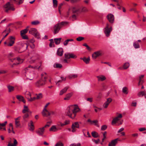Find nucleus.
Segmentation results:
<instances>
[{
  "label": "nucleus",
  "instance_id": "nucleus-14",
  "mask_svg": "<svg viewBox=\"0 0 146 146\" xmlns=\"http://www.w3.org/2000/svg\"><path fill=\"white\" fill-rule=\"evenodd\" d=\"M112 101V99L111 98H109L107 99L106 101L105 102L103 105V106L105 108H107L110 103Z\"/></svg>",
  "mask_w": 146,
  "mask_h": 146
},
{
  "label": "nucleus",
  "instance_id": "nucleus-8",
  "mask_svg": "<svg viewBox=\"0 0 146 146\" xmlns=\"http://www.w3.org/2000/svg\"><path fill=\"white\" fill-rule=\"evenodd\" d=\"M40 66L38 67L37 66H33L31 65H29L28 67L26 68L25 69V72L26 73L25 76L27 77H28L29 74L27 72V71L29 70V68H32L33 69H39L40 68Z\"/></svg>",
  "mask_w": 146,
  "mask_h": 146
},
{
  "label": "nucleus",
  "instance_id": "nucleus-39",
  "mask_svg": "<svg viewBox=\"0 0 146 146\" xmlns=\"http://www.w3.org/2000/svg\"><path fill=\"white\" fill-rule=\"evenodd\" d=\"M127 90V88L126 87H124L122 89L123 92L124 94H127L128 93Z\"/></svg>",
  "mask_w": 146,
  "mask_h": 146
},
{
  "label": "nucleus",
  "instance_id": "nucleus-50",
  "mask_svg": "<svg viewBox=\"0 0 146 146\" xmlns=\"http://www.w3.org/2000/svg\"><path fill=\"white\" fill-rule=\"evenodd\" d=\"M63 144L60 142H58L57 143L55 146H63Z\"/></svg>",
  "mask_w": 146,
  "mask_h": 146
},
{
  "label": "nucleus",
  "instance_id": "nucleus-21",
  "mask_svg": "<svg viewBox=\"0 0 146 146\" xmlns=\"http://www.w3.org/2000/svg\"><path fill=\"white\" fill-rule=\"evenodd\" d=\"M28 125L29 127V130L31 131H33L34 129V127L33 121H31L30 122L28 123Z\"/></svg>",
  "mask_w": 146,
  "mask_h": 146
},
{
  "label": "nucleus",
  "instance_id": "nucleus-19",
  "mask_svg": "<svg viewBox=\"0 0 146 146\" xmlns=\"http://www.w3.org/2000/svg\"><path fill=\"white\" fill-rule=\"evenodd\" d=\"M63 50L62 48H58L57 51V54L58 56H61L63 53Z\"/></svg>",
  "mask_w": 146,
  "mask_h": 146
},
{
  "label": "nucleus",
  "instance_id": "nucleus-20",
  "mask_svg": "<svg viewBox=\"0 0 146 146\" xmlns=\"http://www.w3.org/2000/svg\"><path fill=\"white\" fill-rule=\"evenodd\" d=\"M80 59L82 60L86 64H88L90 60V57H88L87 58H86L85 57H84L83 58H81Z\"/></svg>",
  "mask_w": 146,
  "mask_h": 146
},
{
  "label": "nucleus",
  "instance_id": "nucleus-30",
  "mask_svg": "<svg viewBox=\"0 0 146 146\" xmlns=\"http://www.w3.org/2000/svg\"><path fill=\"white\" fill-rule=\"evenodd\" d=\"M62 39L61 38H55L54 39V41L56 44L58 45L60 42V41Z\"/></svg>",
  "mask_w": 146,
  "mask_h": 146
},
{
  "label": "nucleus",
  "instance_id": "nucleus-36",
  "mask_svg": "<svg viewBox=\"0 0 146 146\" xmlns=\"http://www.w3.org/2000/svg\"><path fill=\"white\" fill-rule=\"evenodd\" d=\"M28 29L27 28L24 30H22L21 31V36L23 35L26 33H27L28 31Z\"/></svg>",
  "mask_w": 146,
  "mask_h": 146
},
{
  "label": "nucleus",
  "instance_id": "nucleus-37",
  "mask_svg": "<svg viewBox=\"0 0 146 146\" xmlns=\"http://www.w3.org/2000/svg\"><path fill=\"white\" fill-rule=\"evenodd\" d=\"M133 45L134 48H139L140 47V46L138 43L137 41L133 43Z\"/></svg>",
  "mask_w": 146,
  "mask_h": 146
},
{
  "label": "nucleus",
  "instance_id": "nucleus-10",
  "mask_svg": "<svg viewBox=\"0 0 146 146\" xmlns=\"http://www.w3.org/2000/svg\"><path fill=\"white\" fill-rule=\"evenodd\" d=\"M61 27L60 26L59 23H57L55 25L53 28L54 33V34H56L58 33L61 28Z\"/></svg>",
  "mask_w": 146,
  "mask_h": 146
},
{
  "label": "nucleus",
  "instance_id": "nucleus-53",
  "mask_svg": "<svg viewBox=\"0 0 146 146\" xmlns=\"http://www.w3.org/2000/svg\"><path fill=\"white\" fill-rule=\"evenodd\" d=\"M70 53H66L65 54L64 56L65 58L66 59L69 58V55Z\"/></svg>",
  "mask_w": 146,
  "mask_h": 146
},
{
  "label": "nucleus",
  "instance_id": "nucleus-16",
  "mask_svg": "<svg viewBox=\"0 0 146 146\" xmlns=\"http://www.w3.org/2000/svg\"><path fill=\"white\" fill-rule=\"evenodd\" d=\"M44 127L40 128L36 131V133L40 136L44 134Z\"/></svg>",
  "mask_w": 146,
  "mask_h": 146
},
{
  "label": "nucleus",
  "instance_id": "nucleus-1",
  "mask_svg": "<svg viewBox=\"0 0 146 146\" xmlns=\"http://www.w3.org/2000/svg\"><path fill=\"white\" fill-rule=\"evenodd\" d=\"M80 109L77 105H70L67 108L66 115L73 119L76 117V113L80 111Z\"/></svg>",
  "mask_w": 146,
  "mask_h": 146
},
{
  "label": "nucleus",
  "instance_id": "nucleus-51",
  "mask_svg": "<svg viewBox=\"0 0 146 146\" xmlns=\"http://www.w3.org/2000/svg\"><path fill=\"white\" fill-rule=\"evenodd\" d=\"M107 128V126L106 125H104L102 126L101 130L102 131L105 130Z\"/></svg>",
  "mask_w": 146,
  "mask_h": 146
},
{
  "label": "nucleus",
  "instance_id": "nucleus-31",
  "mask_svg": "<svg viewBox=\"0 0 146 146\" xmlns=\"http://www.w3.org/2000/svg\"><path fill=\"white\" fill-rule=\"evenodd\" d=\"M92 136L94 138H96L99 137V135L98 133L96 131H92Z\"/></svg>",
  "mask_w": 146,
  "mask_h": 146
},
{
  "label": "nucleus",
  "instance_id": "nucleus-62",
  "mask_svg": "<svg viewBox=\"0 0 146 146\" xmlns=\"http://www.w3.org/2000/svg\"><path fill=\"white\" fill-rule=\"evenodd\" d=\"M54 42H52V41L50 42V43L49 44V46L50 47H54Z\"/></svg>",
  "mask_w": 146,
  "mask_h": 146
},
{
  "label": "nucleus",
  "instance_id": "nucleus-18",
  "mask_svg": "<svg viewBox=\"0 0 146 146\" xmlns=\"http://www.w3.org/2000/svg\"><path fill=\"white\" fill-rule=\"evenodd\" d=\"M118 139L112 140L111 142H110L108 144V146H115L116 144L117 143Z\"/></svg>",
  "mask_w": 146,
  "mask_h": 146
},
{
  "label": "nucleus",
  "instance_id": "nucleus-29",
  "mask_svg": "<svg viewBox=\"0 0 146 146\" xmlns=\"http://www.w3.org/2000/svg\"><path fill=\"white\" fill-rule=\"evenodd\" d=\"M72 93L67 94L66 95V97L64 98V100H69L70 98V97L72 96Z\"/></svg>",
  "mask_w": 146,
  "mask_h": 146
},
{
  "label": "nucleus",
  "instance_id": "nucleus-7",
  "mask_svg": "<svg viewBox=\"0 0 146 146\" xmlns=\"http://www.w3.org/2000/svg\"><path fill=\"white\" fill-rule=\"evenodd\" d=\"M72 129V132H75L76 131V128H79V125L78 122H75L74 123H73L71 127Z\"/></svg>",
  "mask_w": 146,
  "mask_h": 146
},
{
  "label": "nucleus",
  "instance_id": "nucleus-59",
  "mask_svg": "<svg viewBox=\"0 0 146 146\" xmlns=\"http://www.w3.org/2000/svg\"><path fill=\"white\" fill-rule=\"evenodd\" d=\"M36 99V97H34L33 98H31L30 99L28 100L29 101L31 102L35 100Z\"/></svg>",
  "mask_w": 146,
  "mask_h": 146
},
{
  "label": "nucleus",
  "instance_id": "nucleus-15",
  "mask_svg": "<svg viewBox=\"0 0 146 146\" xmlns=\"http://www.w3.org/2000/svg\"><path fill=\"white\" fill-rule=\"evenodd\" d=\"M42 115L44 116H49L51 115V113L46 108H44L42 112Z\"/></svg>",
  "mask_w": 146,
  "mask_h": 146
},
{
  "label": "nucleus",
  "instance_id": "nucleus-12",
  "mask_svg": "<svg viewBox=\"0 0 146 146\" xmlns=\"http://www.w3.org/2000/svg\"><path fill=\"white\" fill-rule=\"evenodd\" d=\"M103 54V52L102 51L100 50L96 52L92 55V57L94 59H96L98 57L102 56Z\"/></svg>",
  "mask_w": 146,
  "mask_h": 146
},
{
  "label": "nucleus",
  "instance_id": "nucleus-42",
  "mask_svg": "<svg viewBox=\"0 0 146 146\" xmlns=\"http://www.w3.org/2000/svg\"><path fill=\"white\" fill-rule=\"evenodd\" d=\"M25 96L27 98H29V97H31V93L28 92H27L25 94Z\"/></svg>",
  "mask_w": 146,
  "mask_h": 146
},
{
  "label": "nucleus",
  "instance_id": "nucleus-4",
  "mask_svg": "<svg viewBox=\"0 0 146 146\" xmlns=\"http://www.w3.org/2000/svg\"><path fill=\"white\" fill-rule=\"evenodd\" d=\"M29 33L34 35L35 37L38 39L40 38L39 34L37 32L36 29L35 28L31 29L29 31Z\"/></svg>",
  "mask_w": 146,
  "mask_h": 146
},
{
  "label": "nucleus",
  "instance_id": "nucleus-9",
  "mask_svg": "<svg viewBox=\"0 0 146 146\" xmlns=\"http://www.w3.org/2000/svg\"><path fill=\"white\" fill-rule=\"evenodd\" d=\"M107 18L110 23H114V15L112 14H108L107 16Z\"/></svg>",
  "mask_w": 146,
  "mask_h": 146
},
{
  "label": "nucleus",
  "instance_id": "nucleus-23",
  "mask_svg": "<svg viewBox=\"0 0 146 146\" xmlns=\"http://www.w3.org/2000/svg\"><path fill=\"white\" fill-rule=\"evenodd\" d=\"M7 123V121H5L4 122V123H0V130H1L2 129H3V130L6 131V128L5 127H4L3 128L2 127H5L6 125V124Z\"/></svg>",
  "mask_w": 146,
  "mask_h": 146
},
{
  "label": "nucleus",
  "instance_id": "nucleus-34",
  "mask_svg": "<svg viewBox=\"0 0 146 146\" xmlns=\"http://www.w3.org/2000/svg\"><path fill=\"white\" fill-rule=\"evenodd\" d=\"M7 87L8 89V91L9 92H11L14 90V87L11 86L9 85L7 86Z\"/></svg>",
  "mask_w": 146,
  "mask_h": 146
},
{
  "label": "nucleus",
  "instance_id": "nucleus-33",
  "mask_svg": "<svg viewBox=\"0 0 146 146\" xmlns=\"http://www.w3.org/2000/svg\"><path fill=\"white\" fill-rule=\"evenodd\" d=\"M78 77V75L76 74H70L68 76V78L71 79L72 78H77Z\"/></svg>",
  "mask_w": 146,
  "mask_h": 146
},
{
  "label": "nucleus",
  "instance_id": "nucleus-17",
  "mask_svg": "<svg viewBox=\"0 0 146 146\" xmlns=\"http://www.w3.org/2000/svg\"><path fill=\"white\" fill-rule=\"evenodd\" d=\"M13 139L14 140L13 143L11 144V141H9L7 145V146H16L17 145V140L15 138H13Z\"/></svg>",
  "mask_w": 146,
  "mask_h": 146
},
{
  "label": "nucleus",
  "instance_id": "nucleus-5",
  "mask_svg": "<svg viewBox=\"0 0 146 146\" xmlns=\"http://www.w3.org/2000/svg\"><path fill=\"white\" fill-rule=\"evenodd\" d=\"M9 60L12 62H16V63H14L11 66L12 67H13L15 65H17L20 63V61L21 60V59L19 58H9Z\"/></svg>",
  "mask_w": 146,
  "mask_h": 146
},
{
  "label": "nucleus",
  "instance_id": "nucleus-58",
  "mask_svg": "<svg viewBox=\"0 0 146 146\" xmlns=\"http://www.w3.org/2000/svg\"><path fill=\"white\" fill-rule=\"evenodd\" d=\"M51 122H48L47 123V124L46 125H45L44 127H44V128L45 127H48L50 126V124Z\"/></svg>",
  "mask_w": 146,
  "mask_h": 146
},
{
  "label": "nucleus",
  "instance_id": "nucleus-2",
  "mask_svg": "<svg viewBox=\"0 0 146 146\" xmlns=\"http://www.w3.org/2000/svg\"><path fill=\"white\" fill-rule=\"evenodd\" d=\"M47 78V74L44 72H43L41 75V78L35 83V86L37 87H40L44 86L45 84Z\"/></svg>",
  "mask_w": 146,
  "mask_h": 146
},
{
  "label": "nucleus",
  "instance_id": "nucleus-25",
  "mask_svg": "<svg viewBox=\"0 0 146 146\" xmlns=\"http://www.w3.org/2000/svg\"><path fill=\"white\" fill-rule=\"evenodd\" d=\"M69 88L68 87H65L63 89H62L61 90L60 92V95H62L63 94L65 93L67 90Z\"/></svg>",
  "mask_w": 146,
  "mask_h": 146
},
{
  "label": "nucleus",
  "instance_id": "nucleus-61",
  "mask_svg": "<svg viewBox=\"0 0 146 146\" xmlns=\"http://www.w3.org/2000/svg\"><path fill=\"white\" fill-rule=\"evenodd\" d=\"M63 4L62 3H61L58 6V10L59 12L60 13V9H61L62 6Z\"/></svg>",
  "mask_w": 146,
  "mask_h": 146
},
{
  "label": "nucleus",
  "instance_id": "nucleus-41",
  "mask_svg": "<svg viewBox=\"0 0 146 146\" xmlns=\"http://www.w3.org/2000/svg\"><path fill=\"white\" fill-rule=\"evenodd\" d=\"M29 116V115L27 113L25 114L24 115V116L23 117L24 120L25 121H27L26 119Z\"/></svg>",
  "mask_w": 146,
  "mask_h": 146
},
{
  "label": "nucleus",
  "instance_id": "nucleus-63",
  "mask_svg": "<svg viewBox=\"0 0 146 146\" xmlns=\"http://www.w3.org/2000/svg\"><path fill=\"white\" fill-rule=\"evenodd\" d=\"M88 11V10L85 7H83L82 9V12H86Z\"/></svg>",
  "mask_w": 146,
  "mask_h": 146
},
{
  "label": "nucleus",
  "instance_id": "nucleus-24",
  "mask_svg": "<svg viewBox=\"0 0 146 146\" xmlns=\"http://www.w3.org/2000/svg\"><path fill=\"white\" fill-rule=\"evenodd\" d=\"M97 78H98V81H103L106 79V77L103 75L98 76H97Z\"/></svg>",
  "mask_w": 146,
  "mask_h": 146
},
{
  "label": "nucleus",
  "instance_id": "nucleus-60",
  "mask_svg": "<svg viewBox=\"0 0 146 146\" xmlns=\"http://www.w3.org/2000/svg\"><path fill=\"white\" fill-rule=\"evenodd\" d=\"M21 36H22V38L23 39H28V36L26 35H23Z\"/></svg>",
  "mask_w": 146,
  "mask_h": 146
},
{
  "label": "nucleus",
  "instance_id": "nucleus-52",
  "mask_svg": "<svg viewBox=\"0 0 146 146\" xmlns=\"http://www.w3.org/2000/svg\"><path fill=\"white\" fill-rule=\"evenodd\" d=\"M35 60L34 59L33 57L31 58L29 60V62L30 63H33L35 62Z\"/></svg>",
  "mask_w": 146,
  "mask_h": 146
},
{
  "label": "nucleus",
  "instance_id": "nucleus-22",
  "mask_svg": "<svg viewBox=\"0 0 146 146\" xmlns=\"http://www.w3.org/2000/svg\"><path fill=\"white\" fill-rule=\"evenodd\" d=\"M24 0H11V1H13V3L19 5L23 3Z\"/></svg>",
  "mask_w": 146,
  "mask_h": 146
},
{
  "label": "nucleus",
  "instance_id": "nucleus-64",
  "mask_svg": "<svg viewBox=\"0 0 146 146\" xmlns=\"http://www.w3.org/2000/svg\"><path fill=\"white\" fill-rule=\"evenodd\" d=\"M29 45L31 48L32 49H34L35 47V45L33 43H32L31 44H30Z\"/></svg>",
  "mask_w": 146,
  "mask_h": 146
},
{
  "label": "nucleus",
  "instance_id": "nucleus-40",
  "mask_svg": "<svg viewBox=\"0 0 146 146\" xmlns=\"http://www.w3.org/2000/svg\"><path fill=\"white\" fill-rule=\"evenodd\" d=\"M129 63L128 62H126L124 64L123 67L124 69H126L129 67Z\"/></svg>",
  "mask_w": 146,
  "mask_h": 146
},
{
  "label": "nucleus",
  "instance_id": "nucleus-35",
  "mask_svg": "<svg viewBox=\"0 0 146 146\" xmlns=\"http://www.w3.org/2000/svg\"><path fill=\"white\" fill-rule=\"evenodd\" d=\"M22 112L23 113H25L27 112H29V109L27 106H24V108Z\"/></svg>",
  "mask_w": 146,
  "mask_h": 146
},
{
  "label": "nucleus",
  "instance_id": "nucleus-28",
  "mask_svg": "<svg viewBox=\"0 0 146 146\" xmlns=\"http://www.w3.org/2000/svg\"><path fill=\"white\" fill-rule=\"evenodd\" d=\"M137 95L139 97L144 96L145 98H146V94L145 93V92L144 91H141L139 92L138 93Z\"/></svg>",
  "mask_w": 146,
  "mask_h": 146
},
{
  "label": "nucleus",
  "instance_id": "nucleus-43",
  "mask_svg": "<svg viewBox=\"0 0 146 146\" xmlns=\"http://www.w3.org/2000/svg\"><path fill=\"white\" fill-rule=\"evenodd\" d=\"M36 99H40L42 98V95L41 93H39L38 94H36Z\"/></svg>",
  "mask_w": 146,
  "mask_h": 146
},
{
  "label": "nucleus",
  "instance_id": "nucleus-49",
  "mask_svg": "<svg viewBox=\"0 0 146 146\" xmlns=\"http://www.w3.org/2000/svg\"><path fill=\"white\" fill-rule=\"evenodd\" d=\"M84 38L83 37L79 36L78 38H77L76 39L78 41H80L81 40H84Z\"/></svg>",
  "mask_w": 146,
  "mask_h": 146
},
{
  "label": "nucleus",
  "instance_id": "nucleus-27",
  "mask_svg": "<svg viewBox=\"0 0 146 146\" xmlns=\"http://www.w3.org/2000/svg\"><path fill=\"white\" fill-rule=\"evenodd\" d=\"M58 130L55 125L52 126L50 129L49 131H50L56 132Z\"/></svg>",
  "mask_w": 146,
  "mask_h": 146
},
{
  "label": "nucleus",
  "instance_id": "nucleus-38",
  "mask_svg": "<svg viewBox=\"0 0 146 146\" xmlns=\"http://www.w3.org/2000/svg\"><path fill=\"white\" fill-rule=\"evenodd\" d=\"M61 78L62 79L61 80H59L57 82H55L56 83V84L59 86V84L58 83L59 82H62V81H65L66 80V78H64L63 77H61Z\"/></svg>",
  "mask_w": 146,
  "mask_h": 146
},
{
  "label": "nucleus",
  "instance_id": "nucleus-44",
  "mask_svg": "<svg viewBox=\"0 0 146 146\" xmlns=\"http://www.w3.org/2000/svg\"><path fill=\"white\" fill-rule=\"evenodd\" d=\"M69 56V58H75L77 57V56L75 54L72 53H70Z\"/></svg>",
  "mask_w": 146,
  "mask_h": 146
},
{
  "label": "nucleus",
  "instance_id": "nucleus-48",
  "mask_svg": "<svg viewBox=\"0 0 146 146\" xmlns=\"http://www.w3.org/2000/svg\"><path fill=\"white\" fill-rule=\"evenodd\" d=\"M83 46L86 47V48L89 51H90L91 49L90 47L86 43H84L83 44Z\"/></svg>",
  "mask_w": 146,
  "mask_h": 146
},
{
  "label": "nucleus",
  "instance_id": "nucleus-55",
  "mask_svg": "<svg viewBox=\"0 0 146 146\" xmlns=\"http://www.w3.org/2000/svg\"><path fill=\"white\" fill-rule=\"evenodd\" d=\"M79 11V9L76 10L75 8L74 7L72 9V11L73 13H76L77 12Z\"/></svg>",
  "mask_w": 146,
  "mask_h": 146
},
{
  "label": "nucleus",
  "instance_id": "nucleus-56",
  "mask_svg": "<svg viewBox=\"0 0 146 146\" xmlns=\"http://www.w3.org/2000/svg\"><path fill=\"white\" fill-rule=\"evenodd\" d=\"M28 46V45L27 44L25 43L23 44V47H24L25 50H26Z\"/></svg>",
  "mask_w": 146,
  "mask_h": 146
},
{
  "label": "nucleus",
  "instance_id": "nucleus-45",
  "mask_svg": "<svg viewBox=\"0 0 146 146\" xmlns=\"http://www.w3.org/2000/svg\"><path fill=\"white\" fill-rule=\"evenodd\" d=\"M58 1L56 0H53V6L54 7H56L57 5Z\"/></svg>",
  "mask_w": 146,
  "mask_h": 146
},
{
  "label": "nucleus",
  "instance_id": "nucleus-54",
  "mask_svg": "<svg viewBox=\"0 0 146 146\" xmlns=\"http://www.w3.org/2000/svg\"><path fill=\"white\" fill-rule=\"evenodd\" d=\"M15 123L16 127H19L20 125V124L19 123V121H15Z\"/></svg>",
  "mask_w": 146,
  "mask_h": 146
},
{
  "label": "nucleus",
  "instance_id": "nucleus-11",
  "mask_svg": "<svg viewBox=\"0 0 146 146\" xmlns=\"http://www.w3.org/2000/svg\"><path fill=\"white\" fill-rule=\"evenodd\" d=\"M15 37L13 36H10L9 38V42L7 44L8 46H13L15 42Z\"/></svg>",
  "mask_w": 146,
  "mask_h": 146
},
{
  "label": "nucleus",
  "instance_id": "nucleus-6",
  "mask_svg": "<svg viewBox=\"0 0 146 146\" xmlns=\"http://www.w3.org/2000/svg\"><path fill=\"white\" fill-rule=\"evenodd\" d=\"M104 29V33L106 36L107 37L109 36L111 32L112 31L111 27H110L109 25L107 23L106 26Z\"/></svg>",
  "mask_w": 146,
  "mask_h": 146
},
{
  "label": "nucleus",
  "instance_id": "nucleus-26",
  "mask_svg": "<svg viewBox=\"0 0 146 146\" xmlns=\"http://www.w3.org/2000/svg\"><path fill=\"white\" fill-rule=\"evenodd\" d=\"M144 76V75L140 76L139 77V85L142 84L143 82V81L142 79Z\"/></svg>",
  "mask_w": 146,
  "mask_h": 146
},
{
  "label": "nucleus",
  "instance_id": "nucleus-3",
  "mask_svg": "<svg viewBox=\"0 0 146 146\" xmlns=\"http://www.w3.org/2000/svg\"><path fill=\"white\" fill-rule=\"evenodd\" d=\"M11 1V0H10L9 2L7 3L3 6L4 11L6 13H8L9 10L14 11L15 10L13 4V2Z\"/></svg>",
  "mask_w": 146,
  "mask_h": 146
},
{
  "label": "nucleus",
  "instance_id": "nucleus-32",
  "mask_svg": "<svg viewBox=\"0 0 146 146\" xmlns=\"http://www.w3.org/2000/svg\"><path fill=\"white\" fill-rule=\"evenodd\" d=\"M54 67L55 68H61L62 67V65L60 64L55 63L54 65Z\"/></svg>",
  "mask_w": 146,
  "mask_h": 146
},
{
  "label": "nucleus",
  "instance_id": "nucleus-57",
  "mask_svg": "<svg viewBox=\"0 0 146 146\" xmlns=\"http://www.w3.org/2000/svg\"><path fill=\"white\" fill-rule=\"evenodd\" d=\"M92 141H94L96 144H97L99 143V141H100V140L99 139H98L97 140L93 139H92Z\"/></svg>",
  "mask_w": 146,
  "mask_h": 146
},
{
  "label": "nucleus",
  "instance_id": "nucleus-13",
  "mask_svg": "<svg viewBox=\"0 0 146 146\" xmlns=\"http://www.w3.org/2000/svg\"><path fill=\"white\" fill-rule=\"evenodd\" d=\"M122 117V114H120L117 117L114 118L112 121V124L113 125L114 124H115L119 120V118H121Z\"/></svg>",
  "mask_w": 146,
  "mask_h": 146
},
{
  "label": "nucleus",
  "instance_id": "nucleus-46",
  "mask_svg": "<svg viewBox=\"0 0 146 146\" xmlns=\"http://www.w3.org/2000/svg\"><path fill=\"white\" fill-rule=\"evenodd\" d=\"M40 23V22L38 21H33L31 22V24L33 25H36Z\"/></svg>",
  "mask_w": 146,
  "mask_h": 146
},
{
  "label": "nucleus",
  "instance_id": "nucleus-47",
  "mask_svg": "<svg viewBox=\"0 0 146 146\" xmlns=\"http://www.w3.org/2000/svg\"><path fill=\"white\" fill-rule=\"evenodd\" d=\"M17 99L20 101H21L23 98V97L21 96L17 95L16 96Z\"/></svg>",
  "mask_w": 146,
  "mask_h": 146
}]
</instances>
